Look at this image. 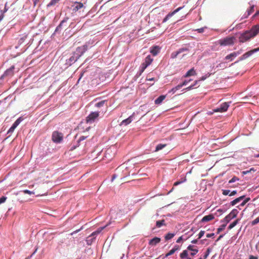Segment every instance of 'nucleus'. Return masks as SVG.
I'll return each instance as SVG.
<instances>
[{
  "instance_id": "obj_9",
  "label": "nucleus",
  "mask_w": 259,
  "mask_h": 259,
  "mask_svg": "<svg viewBox=\"0 0 259 259\" xmlns=\"http://www.w3.org/2000/svg\"><path fill=\"white\" fill-rule=\"evenodd\" d=\"M118 215V213L117 212L116 208L115 207L111 208L109 212V222L106 225V226L110 225L112 222H114V220L117 219Z\"/></svg>"
},
{
  "instance_id": "obj_1",
  "label": "nucleus",
  "mask_w": 259,
  "mask_h": 259,
  "mask_svg": "<svg viewBox=\"0 0 259 259\" xmlns=\"http://www.w3.org/2000/svg\"><path fill=\"white\" fill-rule=\"evenodd\" d=\"M89 45L87 43L84 45L78 47L71 54L69 58L66 60L64 64L65 68H67L74 64L84 53L88 50Z\"/></svg>"
},
{
  "instance_id": "obj_45",
  "label": "nucleus",
  "mask_w": 259,
  "mask_h": 259,
  "mask_svg": "<svg viewBox=\"0 0 259 259\" xmlns=\"http://www.w3.org/2000/svg\"><path fill=\"white\" fill-rule=\"evenodd\" d=\"M7 197L4 196H3L1 197H0V204L4 203L7 200Z\"/></svg>"
},
{
  "instance_id": "obj_15",
  "label": "nucleus",
  "mask_w": 259,
  "mask_h": 259,
  "mask_svg": "<svg viewBox=\"0 0 259 259\" xmlns=\"http://www.w3.org/2000/svg\"><path fill=\"white\" fill-rule=\"evenodd\" d=\"M160 49L158 46H154L150 48V52L153 56H156L159 53Z\"/></svg>"
},
{
  "instance_id": "obj_26",
  "label": "nucleus",
  "mask_w": 259,
  "mask_h": 259,
  "mask_svg": "<svg viewBox=\"0 0 259 259\" xmlns=\"http://www.w3.org/2000/svg\"><path fill=\"white\" fill-rule=\"evenodd\" d=\"M162 226H166L164 220H158L156 222V227L160 228Z\"/></svg>"
},
{
  "instance_id": "obj_36",
  "label": "nucleus",
  "mask_w": 259,
  "mask_h": 259,
  "mask_svg": "<svg viewBox=\"0 0 259 259\" xmlns=\"http://www.w3.org/2000/svg\"><path fill=\"white\" fill-rule=\"evenodd\" d=\"M227 224H226V223L223 225H222L219 228H218L217 229V233L219 234L221 232H222V231H223L226 225H227Z\"/></svg>"
},
{
  "instance_id": "obj_3",
  "label": "nucleus",
  "mask_w": 259,
  "mask_h": 259,
  "mask_svg": "<svg viewBox=\"0 0 259 259\" xmlns=\"http://www.w3.org/2000/svg\"><path fill=\"white\" fill-rule=\"evenodd\" d=\"M235 37L234 36H227L218 40V44L222 46L232 45L234 44Z\"/></svg>"
},
{
  "instance_id": "obj_31",
  "label": "nucleus",
  "mask_w": 259,
  "mask_h": 259,
  "mask_svg": "<svg viewBox=\"0 0 259 259\" xmlns=\"http://www.w3.org/2000/svg\"><path fill=\"white\" fill-rule=\"evenodd\" d=\"M188 255L187 250H184L180 253V257L182 259L186 258Z\"/></svg>"
},
{
  "instance_id": "obj_48",
  "label": "nucleus",
  "mask_w": 259,
  "mask_h": 259,
  "mask_svg": "<svg viewBox=\"0 0 259 259\" xmlns=\"http://www.w3.org/2000/svg\"><path fill=\"white\" fill-rule=\"evenodd\" d=\"M25 194H28L29 195L34 194V192L33 191H31L28 190H24L22 191Z\"/></svg>"
},
{
  "instance_id": "obj_7",
  "label": "nucleus",
  "mask_w": 259,
  "mask_h": 259,
  "mask_svg": "<svg viewBox=\"0 0 259 259\" xmlns=\"http://www.w3.org/2000/svg\"><path fill=\"white\" fill-rule=\"evenodd\" d=\"M258 51H259V48H255L249 51H248L247 52L244 53L243 55H242L237 61H235L234 63H232V65H233L234 64L237 63L240 61L247 59V58L251 56L253 54Z\"/></svg>"
},
{
  "instance_id": "obj_34",
  "label": "nucleus",
  "mask_w": 259,
  "mask_h": 259,
  "mask_svg": "<svg viewBox=\"0 0 259 259\" xmlns=\"http://www.w3.org/2000/svg\"><path fill=\"white\" fill-rule=\"evenodd\" d=\"M235 55L236 54H233V53H231L225 57V59L232 60L234 58H235Z\"/></svg>"
},
{
  "instance_id": "obj_40",
  "label": "nucleus",
  "mask_w": 259,
  "mask_h": 259,
  "mask_svg": "<svg viewBox=\"0 0 259 259\" xmlns=\"http://www.w3.org/2000/svg\"><path fill=\"white\" fill-rule=\"evenodd\" d=\"M144 71L140 68L138 72L137 73L136 75L134 76L135 80H136L138 77H139L141 75V74H142V73Z\"/></svg>"
},
{
  "instance_id": "obj_37",
  "label": "nucleus",
  "mask_w": 259,
  "mask_h": 259,
  "mask_svg": "<svg viewBox=\"0 0 259 259\" xmlns=\"http://www.w3.org/2000/svg\"><path fill=\"white\" fill-rule=\"evenodd\" d=\"M211 249L210 248H208L206 249V251L204 253L203 256V259H206L209 255V253L211 252Z\"/></svg>"
},
{
  "instance_id": "obj_5",
  "label": "nucleus",
  "mask_w": 259,
  "mask_h": 259,
  "mask_svg": "<svg viewBox=\"0 0 259 259\" xmlns=\"http://www.w3.org/2000/svg\"><path fill=\"white\" fill-rule=\"evenodd\" d=\"M63 139V135L62 133L58 131H54L52 135V140L56 144L62 143Z\"/></svg>"
},
{
  "instance_id": "obj_43",
  "label": "nucleus",
  "mask_w": 259,
  "mask_h": 259,
  "mask_svg": "<svg viewBox=\"0 0 259 259\" xmlns=\"http://www.w3.org/2000/svg\"><path fill=\"white\" fill-rule=\"evenodd\" d=\"M210 74L207 73L205 74V75L202 76L200 79L199 80V81H203L205 80L207 77H208L210 76Z\"/></svg>"
},
{
  "instance_id": "obj_47",
  "label": "nucleus",
  "mask_w": 259,
  "mask_h": 259,
  "mask_svg": "<svg viewBox=\"0 0 259 259\" xmlns=\"http://www.w3.org/2000/svg\"><path fill=\"white\" fill-rule=\"evenodd\" d=\"M175 252L174 251V250L173 249H171L167 253H166L165 255V256L164 257H168V256L169 255H171L172 254H173Z\"/></svg>"
},
{
  "instance_id": "obj_46",
  "label": "nucleus",
  "mask_w": 259,
  "mask_h": 259,
  "mask_svg": "<svg viewBox=\"0 0 259 259\" xmlns=\"http://www.w3.org/2000/svg\"><path fill=\"white\" fill-rule=\"evenodd\" d=\"M204 234H205V231L201 230L200 232L198 234V239L201 238L202 237V236L204 235Z\"/></svg>"
},
{
  "instance_id": "obj_17",
  "label": "nucleus",
  "mask_w": 259,
  "mask_h": 259,
  "mask_svg": "<svg viewBox=\"0 0 259 259\" xmlns=\"http://www.w3.org/2000/svg\"><path fill=\"white\" fill-rule=\"evenodd\" d=\"M160 241V238H159L158 237H155L149 240V244L151 246H154L156 245L158 243H159Z\"/></svg>"
},
{
  "instance_id": "obj_53",
  "label": "nucleus",
  "mask_w": 259,
  "mask_h": 259,
  "mask_svg": "<svg viewBox=\"0 0 259 259\" xmlns=\"http://www.w3.org/2000/svg\"><path fill=\"white\" fill-rule=\"evenodd\" d=\"M87 138V136H81L77 140L80 143L81 141L84 140Z\"/></svg>"
},
{
  "instance_id": "obj_8",
  "label": "nucleus",
  "mask_w": 259,
  "mask_h": 259,
  "mask_svg": "<svg viewBox=\"0 0 259 259\" xmlns=\"http://www.w3.org/2000/svg\"><path fill=\"white\" fill-rule=\"evenodd\" d=\"M69 19L68 17H66L64 18V19L60 22V24L57 26L53 34V35H55L56 34H60L63 29V25L67 23Z\"/></svg>"
},
{
  "instance_id": "obj_4",
  "label": "nucleus",
  "mask_w": 259,
  "mask_h": 259,
  "mask_svg": "<svg viewBox=\"0 0 259 259\" xmlns=\"http://www.w3.org/2000/svg\"><path fill=\"white\" fill-rule=\"evenodd\" d=\"M100 112H91L86 117V122L88 123L92 124L98 120Z\"/></svg>"
},
{
  "instance_id": "obj_11",
  "label": "nucleus",
  "mask_w": 259,
  "mask_h": 259,
  "mask_svg": "<svg viewBox=\"0 0 259 259\" xmlns=\"http://www.w3.org/2000/svg\"><path fill=\"white\" fill-rule=\"evenodd\" d=\"M184 7H180L175 10L174 11L169 13L163 19L162 23L166 22L170 18L173 16L175 14L179 12Z\"/></svg>"
},
{
  "instance_id": "obj_2",
  "label": "nucleus",
  "mask_w": 259,
  "mask_h": 259,
  "mask_svg": "<svg viewBox=\"0 0 259 259\" xmlns=\"http://www.w3.org/2000/svg\"><path fill=\"white\" fill-rule=\"evenodd\" d=\"M258 33L259 25L257 24L253 26L250 30L241 33L239 37V40L240 42H244L256 36Z\"/></svg>"
},
{
  "instance_id": "obj_44",
  "label": "nucleus",
  "mask_w": 259,
  "mask_h": 259,
  "mask_svg": "<svg viewBox=\"0 0 259 259\" xmlns=\"http://www.w3.org/2000/svg\"><path fill=\"white\" fill-rule=\"evenodd\" d=\"M259 223V217H257L255 219H254L252 222H251V225L252 226H254L256 224H257V223Z\"/></svg>"
},
{
  "instance_id": "obj_21",
  "label": "nucleus",
  "mask_w": 259,
  "mask_h": 259,
  "mask_svg": "<svg viewBox=\"0 0 259 259\" xmlns=\"http://www.w3.org/2000/svg\"><path fill=\"white\" fill-rule=\"evenodd\" d=\"M194 245H189L188 247H187V250H190V251H191L192 252H191L190 254L192 256H194L195 254H196V253L198 252V249H194L193 247H194Z\"/></svg>"
},
{
  "instance_id": "obj_56",
  "label": "nucleus",
  "mask_w": 259,
  "mask_h": 259,
  "mask_svg": "<svg viewBox=\"0 0 259 259\" xmlns=\"http://www.w3.org/2000/svg\"><path fill=\"white\" fill-rule=\"evenodd\" d=\"M183 86L182 85V83H180L178 84V85L176 86L175 87V89H176V90H179L181 89Z\"/></svg>"
},
{
  "instance_id": "obj_20",
  "label": "nucleus",
  "mask_w": 259,
  "mask_h": 259,
  "mask_svg": "<svg viewBox=\"0 0 259 259\" xmlns=\"http://www.w3.org/2000/svg\"><path fill=\"white\" fill-rule=\"evenodd\" d=\"M214 219V216L212 214L205 215L201 220V222H206L211 221Z\"/></svg>"
},
{
  "instance_id": "obj_38",
  "label": "nucleus",
  "mask_w": 259,
  "mask_h": 259,
  "mask_svg": "<svg viewBox=\"0 0 259 259\" xmlns=\"http://www.w3.org/2000/svg\"><path fill=\"white\" fill-rule=\"evenodd\" d=\"M186 181V178L185 177L182 179L181 181H178L174 183V186H178Z\"/></svg>"
},
{
  "instance_id": "obj_49",
  "label": "nucleus",
  "mask_w": 259,
  "mask_h": 259,
  "mask_svg": "<svg viewBox=\"0 0 259 259\" xmlns=\"http://www.w3.org/2000/svg\"><path fill=\"white\" fill-rule=\"evenodd\" d=\"M8 10V8L7 7V3H6L5 8L4 10H1L0 9V12H2L4 14H5L6 12H7Z\"/></svg>"
},
{
  "instance_id": "obj_28",
  "label": "nucleus",
  "mask_w": 259,
  "mask_h": 259,
  "mask_svg": "<svg viewBox=\"0 0 259 259\" xmlns=\"http://www.w3.org/2000/svg\"><path fill=\"white\" fill-rule=\"evenodd\" d=\"M153 59L151 57V56L149 55H148L145 59V60L144 62L147 64L148 65H150L152 62L153 61Z\"/></svg>"
},
{
  "instance_id": "obj_39",
  "label": "nucleus",
  "mask_w": 259,
  "mask_h": 259,
  "mask_svg": "<svg viewBox=\"0 0 259 259\" xmlns=\"http://www.w3.org/2000/svg\"><path fill=\"white\" fill-rule=\"evenodd\" d=\"M149 66V65H148L147 64L145 63V62H143L140 67V68L143 71H144V70L146 69V68L148 66Z\"/></svg>"
},
{
  "instance_id": "obj_62",
  "label": "nucleus",
  "mask_w": 259,
  "mask_h": 259,
  "mask_svg": "<svg viewBox=\"0 0 259 259\" xmlns=\"http://www.w3.org/2000/svg\"><path fill=\"white\" fill-rule=\"evenodd\" d=\"M248 259H258V257L252 255H250Z\"/></svg>"
},
{
  "instance_id": "obj_54",
  "label": "nucleus",
  "mask_w": 259,
  "mask_h": 259,
  "mask_svg": "<svg viewBox=\"0 0 259 259\" xmlns=\"http://www.w3.org/2000/svg\"><path fill=\"white\" fill-rule=\"evenodd\" d=\"M180 247L178 245H175L174 247L172 248V249L174 250V251L176 252L177 250H180Z\"/></svg>"
},
{
  "instance_id": "obj_25",
  "label": "nucleus",
  "mask_w": 259,
  "mask_h": 259,
  "mask_svg": "<svg viewBox=\"0 0 259 259\" xmlns=\"http://www.w3.org/2000/svg\"><path fill=\"white\" fill-rule=\"evenodd\" d=\"M95 241V237H92L90 236H89L85 240L87 242V244L88 245H91Z\"/></svg>"
},
{
  "instance_id": "obj_41",
  "label": "nucleus",
  "mask_w": 259,
  "mask_h": 259,
  "mask_svg": "<svg viewBox=\"0 0 259 259\" xmlns=\"http://www.w3.org/2000/svg\"><path fill=\"white\" fill-rule=\"evenodd\" d=\"M254 6L253 5L250 6L249 9H248L246 11L247 13V15H250L254 11Z\"/></svg>"
},
{
  "instance_id": "obj_61",
  "label": "nucleus",
  "mask_w": 259,
  "mask_h": 259,
  "mask_svg": "<svg viewBox=\"0 0 259 259\" xmlns=\"http://www.w3.org/2000/svg\"><path fill=\"white\" fill-rule=\"evenodd\" d=\"M117 175L116 174H113L112 176V178H111V182H113L116 178H117Z\"/></svg>"
},
{
  "instance_id": "obj_6",
  "label": "nucleus",
  "mask_w": 259,
  "mask_h": 259,
  "mask_svg": "<svg viewBox=\"0 0 259 259\" xmlns=\"http://www.w3.org/2000/svg\"><path fill=\"white\" fill-rule=\"evenodd\" d=\"M238 212L237 209H233L229 214L226 215L224 219L221 221V222H225L226 224H228L232 219L236 217Z\"/></svg>"
},
{
  "instance_id": "obj_14",
  "label": "nucleus",
  "mask_w": 259,
  "mask_h": 259,
  "mask_svg": "<svg viewBox=\"0 0 259 259\" xmlns=\"http://www.w3.org/2000/svg\"><path fill=\"white\" fill-rule=\"evenodd\" d=\"M14 66H12L9 69H7L2 75L5 77L12 76L14 74Z\"/></svg>"
},
{
  "instance_id": "obj_12",
  "label": "nucleus",
  "mask_w": 259,
  "mask_h": 259,
  "mask_svg": "<svg viewBox=\"0 0 259 259\" xmlns=\"http://www.w3.org/2000/svg\"><path fill=\"white\" fill-rule=\"evenodd\" d=\"M188 51H189V49L188 48H186V47L181 48L179 49L178 51L173 52L171 54L170 57L172 59L176 58L177 57V56L180 54H181L183 52H184Z\"/></svg>"
},
{
  "instance_id": "obj_55",
  "label": "nucleus",
  "mask_w": 259,
  "mask_h": 259,
  "mask_svg": "<svg viewBox=\"0 0 259 259\" xmlns=\"http://www.w3.org/2000/svg\"><path fill=\"white\" fill-rule=\"evenodd\" d=\"M237 192L236 190H233L232 192H230L229 193L230 196H232L235 195L237 194Z\"/></svg>"
},
{
  "instance_id": "obj_10",
  "label": "nucleus",
  "mask_w": 259,
  "mask_h": 259,
  "mask_svg": "<svg viewBox=\"0 0 259 259\" xmlns=\"http://www.w3.org/2000/svg\"><path fill=\"white\" fill-rule=\"evenodd\" d=\"M230 102H224L221 104L219 107L213 109L214 112H224L226 111L230 106Z\"/></svg>"
},
{
  "instance_id": "obj_52",
  "label": "nucleus",
  "mask_w": 259,
  "mask_h": 259,
  "mask_svg": "<svg viewBox=\"0 0 259 259\" xmlns=\"http://www.w3.org/2000/svg\"><path fill=\"white\" fill-rule=\"evenodd\" d=\"M191 80V79H189V80L185 79L181 83L183 86H185V85H187Z\"/></svg>"
},
{
  "instance_id": "obj_29",
  "label": "nucleus",
  "mask_w": 259,
  "mask_h": 259,
  "mask_svg": "<svg viewBox=\"0 0 259 259\" xmlns=\"http://www.w3.org/2000/svg\"><path fill=\"white\" fill-rule=\"evenodd\" d=\"M166 146V144H158L155 148L154 152H157L159 150H162L163 148Z\"/></svg>"
},
{
  "instance_id": "obj_59",
  "label": "nucleus",
  "mask_w": 259,
  "mask_h": 259,
  "mask_svg": "<svg viewBox=\"0 0 259 259\" xmlns=\"http://www.w3.org/2000/svg\"><path fill=\"white\" fill-rule=\"evenodd\" d=\"M214 236V234L213 233H209L206 234V237L207 238H211L213 237Z\"/></svg>"
},
{
  "instance_id": "obj_16",
  "label": "nucleus",
  "mask_w": 259,
  "mask_h": 259,
  "mask_svg": "<svg viewBox=\"0 0 259 259\" xmlns=\"http://www.w3.org/2000/svg\"><path fill=\"white\" fill-rule=\"evenodd\" d=\"M72 7L73 11L76 12L80 9L82 8L83 7V5L81 2H75Z\"/></svg>"
},
{
  "instance_id": "obj_51",
  "label": "nucleus",
  "mask_w": 259,
  "mask_h": 259,
  "mask_svg": "<svg viewBox=\"0 0 259 259\" xmlns=\"http://www.w3.org/2000/svg\"><path fill=\"white\" fill-rule=\"evenodd\" d=\"M230 192V190H222V194L224 195H229V193Z\"/></svg>"
},
{
  "instance_id": "obj_32",
  "label": "nucleus",
  "mask_w": 259,
  "mask_h": 259,
  "mask_svg": "<svg viewBox=\"0 0 259 259\" xmlns=\"http://www.w3.org/2000/svg\"><path fill=\"white\" fill-rule=\"evenodd\" d=\"M60 0H51L50 2L47 5V7H51L56 5V4L59 3Z\"/></svg>"
},
{
  "instance_id": "obj_58",
  "label": "nucleus",
  "mask_w": 259,
  "mask_h": 259,
  "mask_svg": "<svg viewBox=\"0 0 259 259\" xmlns=\"http://www.w3.org/2000/svg\"><path fill=\"white\" fill-rule=\"evenodd\" d=\"M97 235H98L97 232L94 231L90 236L92 237H95L96 238Z\"/></svg>"
},
{
  "instance_id": "obj_57",
  "label": "nucleus",
  "mask_w": 259,
  "mask_h": 259,
  "mask_svg": "<svg viewBox=\"0 0 259 259\" xmlns=\"http://www.w3.org/2000/svg\"><path fill=\"white\" fill-rule=\"evenodd\" d=\"M105 228V226L103 227H100L97 230H96V232H97L98 234H99Z\"/></svg>"
},
{
  "instance_id": "obj_60",
  "label": "nucleus",
  "mask_w": 259,
  "mask_h": 259,
  "mask_svg": "<svg viewBox=\"0 0 259 259\" xmlns=\"http://www.w3.org/2000/svg\"><path fill=\"white\" fill-rule=\"evenodd\" d=\"M5 77H4L3 75H2L0 77V86L4 82V78Z\"/></svg>"
},
{
  "instance_id": "obj_22",
  "label": "nucleus",
  "mask_w": 259,
  "mask_h": 259,
  "mask_svg": "<svg viewBox=\"0 0 259 259\" xmlns=\"http://www.w3.org/2000/svg\"><path fill=\"white\" fill-rule=\"evenodd\" d=\"M195 70H194V68H192L186 72V73L184 75V77H188L191 76L195 75Z\"/></svg>"
},
{
  "instance_id": "obj_35",
  "label": "nucleus",
  "mask_w": 259,
  "mask_h": 259,
  "mask_svg": "<svg viewBox=\"0 0 259 259\" xmlns=\"http://www.w3.org/2000/svg\"><path fill=\"white\" fill-rule=\"evenodd\" d=\"M23 120V118L22 117H20L13 124L17 127Z\"/></svg>"
},
{
  "instance_id": "obj_13",
  "label": "nucleus",
  "mask_w": 259,
  "mask_h": 259,
  "mask_svg": "<svg viewBox=\"0 0 259 259\" xmlns=\"http://www.w3.org/2000/svg\"><path fill=\"white\" fill-rule=\"evenodd\" d=\"M135 116V113H133L131 115H130L128 118H127L123 120L121 123L120 125H127L129 124L130 123L132 122V121L134 120Z\"/></svg>"
},
{
  "instance_id": "obj_19",
  "label": "nucleus",
  "mask_w": 259,
  "mask_h": 259,
  "mask_svg": "<svg viewBox=\"0 0 259 259\" xmlns=\"http://www.w3.org/2000/svg\"><path fill=\"white\" fill-rule=\"evenodd\" d=\"M166 95H160L159 96L155 101L154 103L156 105H160L161 104L162 101L165 99Z\"/></svg>"
},
{
  "instance_id": "obj_42",
  "label": "nucleus",
  "mask_w": 259,
  "mask_h": 259,
  "mask_svg": "<svg viewBox=\"0 0 259 259\" xmlns=\"http://www.w3.org/2000/svg\"><path fill=\"white\" fill-rule=\"evenodd\" d=\"M238 180L239 179L237 177L234 176L230 180H229L228 184H232Z\"/></svg>"
},
{
  "instance_id": "obj_64",
  "label": "nucleus",
  "mask_w": 259,
  "mask_h": 259,
  "mask_svg": "<svg viewBox=\"0 0 259 259\" xmlns=\"http://www.w3.org/2000/svg\"><path fill=\"white\" fill-rule=\"evenodd\" d=\"M192 244H197L198 243V239H194L191 241Z\"/></svg>"
},
{
  "instance_id": "obj_18",
  "label": "nucleus",
  "mask_w": 259,
  "mask_h": 259,
  "mask_svg": "<svg viewBox=\"0 0 259 259\" xmlns=\"http://www.w3.org/2000/svg\"><path fill=\"white\" fill-rule=\"evenodd\" d=\"M245 195H242L235 199L234 200L230 202V205L232 206L236 205L237 203L240 202L241 200H243L245 198Z\"/></svg>"
},
{
  "instance_id": "obj_63",
  "label": "nucleus",
  "mask_w": 259,
  "mask_h": 259,
  "mask_svg": "<svg viewBox=\"0 0 259 259\" xmlns=\"http://www.w3.org/2000/svg\"><path fill=\"white\" fill-rule=\"evenodd\" d=\"M183 240V236L180 237L177 240V243H180Z\"/></svg>"
},
{
  "instance_id": "obj_33",
  "label": "nucleus",
  "mask_w": 259,
  "mask_h": 259,
  "mask_svg": "<svg viewBox=\"0 0 259 259\" xmlns=\"http://www.w3.org/2000/svg\"><path fill=\"white\" fill-rule=\"evenodd\" d=\"M105 100H102L97 103H96L95 104V106L97 108H100L101 107H103L105 103Z\"/></svg>"
},
{
  "instance_id": "obj_27",
  "label": "nucleus",
  "mask_w": 259,
  "mask_h": 259,
  "mask_svg": "<svg viewBox=\"0 0 259 259\" xmlns=\"http://www.w3.org/2000/svg\"><path fill=\"white\" fill-rule=\"evenodd\" d=\"M175 235L176 233H168L165 235L164 238L166 241H168L172 238Z\"/></svg>"
},
{
  "instance_id": "obj_24",
  "label": "nucleus",
  "mask_w": 259,
  "mask_h": 259,
  "mask_svg": "<svg viewBox=\"0 0 259 259\" xmlns=\"http://www.w3.org/2000/svg\"><path fill=\"white\" fill-rule=\"evenodd\" d=\"M80 145V142L77 140L76 142L72 143L70 146V151H73L77 147H78Z\"/></svg>"
},
{
  "instance_id": "obj_30",
  "label": "nucleus",
  "mask_w": 259,
  "mask_h": 259,
  "mask_svg": "<svg viewBox=\"0 0 259 259\" xmlns=\"http://www.w3.org/2000/svg\"><path fill=\"white\" fill-rule=\"evenodd\" d=\"M239 221V219H237L234 222H232L228 226V229L231 230L232 228H233L235 226H236L237 224L238 223Z\"/></svg>"
},
{
  "instance_id": "obj_50",
  "label": "nucleus",
  "mask_w": 259,
  "mask_h": 259,
  "mask_svg": "<svg viewBox=\"0 0 259 259\" xmlns=\"http://www.w3.org/2000/svg\"><path fill=\"white\" fill-rule=\"evenodd\" d=\"M206 28V27H202L200 28H198L195 30L196 31H197L198 33H202L204 32V29Z\"/></svg>"
},
{
  "instance_id": "obj_23",
  "label": "nucleus",
  "mask_w": 259,
  "mask_h": 259,
  "mask_svg": "<svg viewBox=\"0 0 259 259\" xmlns=\"http://www.w3.org/2000/svg\"><path fill=\"white\" fill-rule=\"evenodd\" d=\"M200 81L199 80H195L193 84H191V85H190L189 87L185 88V89H184L183 90V91H190L194 88H195V87L196 85H197L198 84V83Z\"/></svg>"
}]
</instances>
